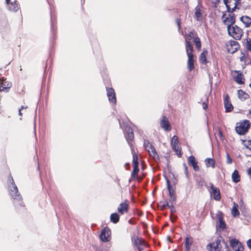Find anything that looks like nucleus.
I'll use <instances>...</instances> for the list:
<instances>
[{"mask_svg":"<svg viewBox=\"0 0 251 251\" xmlns=\"http://www.w3.org/2000/svg\"><path fill=\"white\" fill-rule=\"evenodd\" d=\"M192 39H193V42L195 44L197 49L200 50L201 48V43L199 38L195 37L194 32H190L189 34L185 37L186 50L188 57L187 63H194L195 61L194 56L192 53L193 48L190 42Z\"/></svg>","mask_w":251,"mask_h":251,"instance_id":"nucleus-1","label":"nucleus"},{"mask_svg":"<svg viewBox=\"0 0 251 251\" xmlns=\"http://www.w3.org/2000/svg\"><path fill=\"white\" fill-rule=\"evenodd\" d=\"M251 127V123L249 120H244L236 124L235 130L237 134L240 135L246 134Z\"/></svg>","mask_w":251,"mask_h":251,"instance_id":"nucleus-2","label":"nucleus"},{"mask_svg":"<svg viewBox=\"0 0 251 251\" xmlns=\"http://www.w3.org/2000/svg\"><path fill=\"white\" fill-rule=\"evenodd\" d=\"M8 186L10 195L13 199L15 200L19 201H21L22 200V197L18 192V188L15 184L14 181L12 176H10L8 178Z\"/></svg>","mask_w":251,"mask_h":251,"instance_id":"nucleus-3","label":"nucleus"},{"mask_svg":"<svg viewBox=\"0 0 251 251\" xmlns=\"http://www.w3.org/2000/svg\"><path fill=\"white\" fill-rule=\"evenodd\" d=\"M227 31L228 34L236 40L240 39L243 34V30L236 25L229 26Z\"/></svg>","mask_w":251,"mask_h":251,"instance_id":"nucleus-4","label":"nucleus"},{"mask_svg":"<svg viewBox=\"0 0 251 251\" xmlns=\"http://www.w3.org/2000/svg\"><path fill=\"white\" fill-rule=\"evenodd\" d=\"M144 146L145 150L148 152L150 156L152 157L155 161L159 160V156L156 152L154 147L148 140H145Z\"/></svg>","mask_w":251,"mask_h":251,"instance_id":"nucleus-5","label":"nucleus"},{"mask_svg":"<svg viewBox=\"0 0 251 251\" xmlns=\"http://www.w3.org/2000/svg\"><path fill=\"white\" fill-rule=\"evenodd\" d=\"M132 167L133 171L131 176L134 178H138V173L139 171L138 168V157L137 153L134 149H132Z\"/></svg>","mask_w":251,"mask_h":251,"instance_id":"nucleus-6","label":"nucleus"},{"mask_svg":"<svg viewBox=\"0 0 251 251\" xmlns=\"http://www.w3.org/2000/svg\"><path fill=\"white\" fill-rule=\"evenodd\" d=\"M222 19L223 23L227 26V27L229 26H233L235 22V18L233 14L232 13L226 14L224 13Z\"/></svg>","mask_w":251,"mask_h":251,"instance_id":"nucleus-7","label":"nucleus"},{"mask_svg":"<svg viewBox=\"0 0 251 251\" xmlns=\"http://www.w3.org/2000/svg\"><path fill=\"white\" fill-rule=\"evenodd\" d=\"M228 11H233L239 4L240 0H224Z\"/></svg>","mask_w":251,"mask_h":251,"instance_id":"nucleus-8","label":"nucleus"},{"mask_svg":"<svg viewBox=\"0 0 251 251\" xmlns=\"http://www.w3.org/2000/svg\"><path fill=\"white\" fill-rule=\"evenodd\" d=\"M177 137L174 136L172 138L171 145L173 149L175 151L177 155L180 157L181 155V148L178 144Z\"/></svg>","mask_w":251,"mask_h":251,"instance_id":"nucleus-9","label":"nucleus"},{"mask_svg":"<svg viewBox=\"0 0 251 251\" xmlns=\"http://www.w3.org/2000/svg\"><path fill=\"white\" fill-rule=\"evenodd\" d=\"M230 245L234 251H244L242 244L236 239H232L230 241Z\"/></svg>","mask_w":251,"mask_h":251,"instance_id":"nucleus-10","label":"nucleus"},{"mask_svg":"<svg viewBox=\"0 0 251 251\" xmlns=\"http://www.w3.org/2000/svg\"><path fill=\"white\" fill-rule=\"evenodd\" d=\"M110 234L111 232L109 228L107 227H105L101 231L100 237L101 241L104 242H106L109 240Z\"/></svg>","mask_w":251,"mask_h":251,"instance_id":"nucleus-11","label":"nucleus"},{"mask_svg":"<svg viewBox=\"0 0 251 251\" xmlns=\"http://www.w3.org/2000/svg\"><path fill=\"white\" fill-rule=\"evenodd\" d=\"M216 216L218 219V224L217 225V227H218L219 229L224 230L226 227V225L225 221H224L223 213L221 211H219L217 212Z\"/></svg>","mask_w":251,"mask_h":251,"instance_id":"nucleus-12","label":"nucleus"},{"mask_svg":"<svg viewBox=\"0 0 251 251\" xmlns=\"http://www.w3.org/2000/svg\"><path fill=\"white\" fill-rule=\"evenodd\" d=\"M11 86V83L6 81L4 77L0 78V91L7 92Z\"/></svg>","mask_w":251,"mask_h":251,"instance_id":"nucleus-13","label":"nucleus"},{"mask_svg":"<svg viewBox=\"0 0 251 251\" xmlns=\"http://www.w3.org/2000/svg\"><path fill=\"white\" fill-rule=\"evenodd\" d=\"M7 4V7L10 10L13 12H16L19 7L17 1L15 0H5Z\"/></svg>","mask_w":251,"mask_h":251,"instance_id":"nucleus-14","label":"nucleus"},{"mask_svg":"<svg viewBox=\"0 0 251 251\" xmlns=\"http://www.w3.org/2000/svg\"><path fill=\"white\" fill-rule=\"evenodd\" d=\"M106 91L109 101L111 103L115 104L116 103V98L114 90L112 88L106 87Z\"/></svg>","mask_w":251,"mask_h":251,"instance_id":"nucleus-15","label":"nucleus"},{"mask_svg":"<svg viewBox=\"0 0 251 251\" xmlns=\"http://www.w3.org/2000/svg\"><path fill=\"white\" fill-rule=\"evenodd\" d=\"M126 138V139L127 141L128 142V144L130 145L131 147V149H134L132 147V141L134 138V134L132 131V129L128 127L126 129V133L125 134Z\"/></svg>","mask_w":251,"mask_h":251,"instance_id":"nucleus-16","label":"nucleus"},{"mask_svg":"<svg viewBox=\"0 0 251 251\" xmlns=\"http://www.w3.org/2000/svg\"><path fill=\"white\" fill-rule=\"evenodd\" d=\"M227 51L230 53H234L239 48V45L236 41H232L226 45Z\"/></svg>","mask_w":251,"mask_h":251,"instance_id":"nucleus-17","label":"nucleus"},{"mask_svg":"<svg viewBox=\"0 0 251 251\" xmlns=\"http://www.w3.org/2000/svg\"><path fill=\"white\" fill-rule=\"evenodd\" d=\"M224 106L226 112H231L233 109V106L229 100V97L227 94H226L224 98Z\"/></svg>","mask_w":251,"mask_h":251,"instance_id":"nucleus-18","label":"nucleus"},{"mask_svg":"<svg viewBox=\"0 0 251 251\" xmlns=\"http://www.w3.org/2000/svg\"><path fill=\"white\" fill-rule=\"evenodd\" d=\"M160 126L165 131H170L171 129L170 122L165 116L162 117L160 121Z\"/></svg>","mask_w":251,"mask_h":251,"instance_id":"nucleus-19","label":"nucleus"},{"mask_svg":"<svg viewBox=\"0 0 251 251\" xmlns=\"http://www.w3.org/2000/svg\"><path fill=\"white\" fill-rule=\"evenodd\" d=\"M220 240L219 239H216L213 243L210 244L208 245V247H210V249L208 250L210 251H219L221 249V247L220 246Z\"/></svg>","mask_w":251,"mask_h":251,"instance_id":"nucleus-20","label":"nucleus"},{"mask_svg":"<svg viewBox=\"0 0 251 251\" xmlns=\"http://www.w3.org/2000/svg\"><path fill=\"white\" fill-rule=\"evenodd\" d=\"M211 194L213 195L214 199L216 201H219L221 199L219 189L215 187L212 183H210Z\"/></svg>","mask_w":251,"mask_h":251,"instance_id":"nucleus-21","label":"nucleus"},{"mask_svg":"<svg viewBox=\"0 0 251 251\" xmlns=\"http://www.w3.org/2000/svg\"><path fill=\"white\" fill-rule=\"evenodd\" d=\"M129 205L127 201L121 203L118 207V211L120 214L123 215L128 211Z\"/></svg>","mask_w":251,"mask_h":251,"instance_id":"nucleus-22","label":"nucleus"},{"mask_svg":"<svg viewBox=\"0 0 251 251\" xmlns=\"http://www.w3.org/2000/svg\"><path fill=\"white\" fill-rule=\"evenodd\" d=\"M167 188L169 192V197H170V201H176V197L175 195L174 190L173 189V187L170 184V181L169 179H167Z\"/></svg>","mask_w":251,"mask_h":251,"instance_id":"nucleus-23","label":"nucleus"},{"mask_svg":"<svg viewBox=\"0 0 251 251\" xmlns=\"http://www.w3.org/2000/svg\"><path fill=\"white\" fill-rule=\"evenodd\" d=\"M188 162L189 165L192 166L195 171H199L200 168L198 165V162L193 156H190L188 157Z\"/></svg>","mask_w":251,"mask_h":251,"instance_id":"nucleus-24","label":"nucleus"},{"mask_svg":"<svg viewBox=\"0 0 251 251\" xmlns=\"http://www.w3.org/2000/svg\"><path fill=\"white\" fill-rule=\"evenodd\" d=\"M240 21L246 27H249L251 25V18L248 16H242L239 18Z\"/></svg>","mask_w":251,"mask_h":251,"instance_id":"nucleus-25","label":"nucleus"},{"mask_svg":"<svg viewBox=\"0 0 251 251\" xmlns=\"http://www.w3.org/2000/svg\"><path fill=\"white\" fill-rule=\"evenodd\" d=\"M235 73H237L236 76H234V81L239 84H243L244 83L245 79L244 76L239 71H235Z\"/></svg>","mask_w":251,"mask_h":251,"instance_id":"nucleus-26","label":"nucleus"},{"mask_svg":"<svg viewBox=\"0 0 251 251\" xmlns=\"http://www.w3.org/2000/svg\"><path fill=\"white\" fill-rule=\"evenodd\" d=\"M238 96L239 99L242 101L247 100L250 98L249 95L242 90L238 91Z\"/></svg>","mask_w":251,"mask_h":251,"instance_id":"nucleus-27","label":"nucleus"},{"mask_svg":"<svg viewBox=\"0 0 251 251\" xmlns=\"http://www.w3.org/2000/svg\"><path fill=\"white\" fill-rule=\"evenodd\" d=\"M232 179L233 181L235 183H237L240 181V176L237 170H235L233 172L232 174Z\"/></svg>","mask_w":251,"mask_h":251,"instance_id":"nucleus-28","label":"nucleus"},{"mask_svg":"<svg viewBox=\"0 0 251 251\" xmlns=\"http://www.w3.org/2000/svg\"><path fill=\"white\" fill-rule=\"evenodd\" d=\"M205 165L207 167H211L214 168L215 167V161L214 159L207 158L205 160Z\"/></svg>","mask_w":251,"mask_h":251,"instance_id":"nucleus-29","label":"nucleus"},{"mask_svg":"<svg viewBox=\"0 0 251 251\" xmlns=\"http://www.w3.org/2000/svg\"><path fill=\"white\" fill-rule=\"evenodd\" d=\"M195 16L196 20L199 21H201L202 18L200 8L198 7H197L195 8Z\"/></svg>","mask_w":251,"mask_h":251,"instance_id":"nucleus-30","label":"nucleus"},{"mask_svg":"<svg viewBox=\"0 0 251 251\" xmlns=\"http://www.w3.org/2000/svg\"><path fill=\"white\" fill-rule=\"evenodd\" d=\"M192 240L190 238H186L185 242L186 251H189L192 243Z\"/></svg>","mask_w":251,"mask_h":251,"instance_id":"nucleus-31","label":"nucleus"},{"mask_svg":"<svg viewBox=\"0 0 251 251\" xmlns=\"http://www.w3.org/2000/svg\"><path fill=\"white\" fill-rule=\"evenodd\" d=\"M119 216L116 213H112L110 216V220L114 224L117 223L119 221Z\"/></svg>","mask_w":251,"mask_h":251,"instance_id":"nucleus-32","label":"nucleus"},{"mask_svg":"<svg viewBox=\"0 0 251 251\" xmlns=\"http://www.w3.org/2000/svg\"><path fill=\"white\" fill-rule=\"evenodd\" d=\"M238 205L234 203V206L231 209V214L234 217H236L239 215V212L237 209Z\"/></svg>","mask_w":251,"mask_h":251,"instance_id":"nucleus-33","label":"nucleus"},{"mask_svg":"<svg viewBox=\"0 0 251 251\" xmlns=\"http://www.w3.org/2000/svg\"><path fill=\"white\" fill-rule=\"evenodd\" d=\"M134 241L135 245L138 247L139 246L141 245L142 244L146 242L143 239L140 238H134Z\"/></svg>","mask_w":251,"mask_h":251,"instance_id":"nucleus-34","label":"nucleus"},{"mask_svg":"<svg viewBox=\"0 0 251 251\" xmlns=\"http://www.w3.org/2000/svg\"><path fill=\"white\" fill-rule=\"evenodd\" d=\"M207 54V51L206 50H203L202 53H201L200 56V61L201 63H203L206 61V55Z\"/></svg>","mask_w":251,"mask_h":251,"instance_id":"nucleus-35","label":"nucleus"},{"mask_svg":"<svg viewBox=\"0 0 251 251\" xmlns=\"http://www.w3.org/2000/svg\"><path fill=\"white\" fill-rule=\"evenodd\" d=\"M148 244L147 243L145 242L142 244L141 245L139 246L137 248L139 251H142L146 247H148Z\"/></svg>","mask_w":251,"mask_h":251,"instance_id":"nucleus-36","label":"nucleus"},{"mask_svg":"<svg viewBox=\"0 0 251 251\" xmlns=\"http://www.w3.org/2000/svg\"><path fill=\"white\" fill-rule=\"evenodd\" d=\"M246 47L248 50H251V40L247 39L246 43Z\"/></svg>","mask_w":251,"mask_h":251,"instance_id":"nucleus-37","label":"nucleus"},{"mask_svg":"<svg viewBox=\"0 0 251 251\" xmlns=\"http://www.w3.org/2000/svg\"><path fill=\"white\" fill-rule=\"evenodd\" d=\"M173 201H170V199L169 200V201L166 202V205L169 208H172L174 209V206L173 203Z\"/></svg>","mask_w":251,"mask_h":251,"instance_id":"nucleus-38","label":"nucleus"},{"mask_svg":"<svg viewBox=\"0 0 251 251\" xmlns=\"http://www.w3.org/2000/svg\"><path fill=\"white\" fill-rule=\"evenodd\" d=\"M226 163L228 164H230L232 163V159L230 158V155L228 153H226Z\"/></svg>","mask_w":251,"mask_h":251,"instance_id":"nucleus-39","label":"nucleus"},{"mask_svg":"<svg viewBox=\"0 0 251 251\" xmlns=\"http://www.w3.org/2000/svg\"><path fill=\"white\" fill-rule=\"evenodd\" d=\"M246 146L247 148L251 151V140H249L247 142Z\"/></svg>","mask_w":251,"mask_h":251,"instance_id":"nucleus-40","label":"nucleus"},{"mask_svg":"<svg viewBox=\"0 0 251 251\" xmlns=\"http://www.w3.org/2000/svg\"><path fill=\"white\" fill-rule=\"evenodd\" d=\"M188 69L189 71H191L192 70L194 69V64H188Z\"/></svg>","mask_w":251,"mask_h":251,"instance_id":"nucleus-41","label":"nucleus"},{"mask_svg":"<svg viewBox=\"0 0 251 251\" xmlns=\"http://www.w3.org/2000/svg\"><path fill=\"white\" fill-rule=\"evenodd\" d=\"M247 245L248 248L251 249V239H249L247 242Z\"/></svg>","mask_w":251,"mask_h":251,"instance_id":"nucleus-42","label":"nucleus"},{"mask_svg":"<svg viewBox=\"0 0 251 251\" xmlns=\"http://www.w3.org/2000/svg\"><path fill=\"white\" fill-rule=\"evenodd\" d=\"M202 108L203 109L205 110L207 108V104L205 102L202 103Z\"/></svg>","mask_w":251,"mask_h":251,"instance_id":"nucleus-43","label":"nucleus"},{"mask_svg":"<svg viewBox=\"0 0 251 251\" xmlns=\"http://www.w3.org/2000/svg\"><path fill=\"white\" fill-rule=\"evenodd\" d=\"M209 0L214 3H218L220 1V0Z\"/></svg>","mask_w":251,"mask_h":251,"instance_id":"nucleus-44","label":"nucleus"},{"mask_svg":"<svg viewBox=\"0 0 251 251\" xmlns=\"http://www.w3.org/2000/svg\"><path fill=\"white\" fill-rule=\"evenodd\" d=\"M198 184L200 185V186H202L203 185V181L202 180H200L199 181H198L197 182Z\"/></svg>","mask_w":251,"mask_h":251,"instance_id":"nucleus-45","label":"nucleus"},{"mask_svg":"<svg viewBox=\"0 0 251 251\" xmlns=\"http://www.w3.org/2000/svg\"><path fill=\"white\" fill-rule=\"evenodd\" d=\"M25 108V107H24V106H22L21 107V108L20 109H19V114L20 115V116H22V114L21 113V110L23 109H24Z\"/></svg>","mask_w":251,"mask_h":251,"instance_id":"nucleus-46","label":"nucleus"},{"mask_svg":"<svg viewBox=\"0 0 251 251\" xmlns=\"http://www.w3.org/2000/svg\"><path fill=\"white\" fill-rule=\"evenodd\" d=\"M184 166H185V173H186V175H187V173H188L187 167L186 165L185 164H184Z\"/></svg>","mask_w":251,"mask_h":251,"instance_id":"nucleus-47","label":"nucleus"},{"mask_svg":"<svg viewBox=\"0 0 251 251\" xmlns=\"http://www.w3.org/2000/svg\"><path fill=\"white\" fill-rule=\"evenodd\" d=\"M171 209V213H173L175 212V209H173L172 208H170Z\"/></svg>","mask_w":251,"mask_h":251,"instance_id":"nucleus-48","label":"nucleus"},{"mask_svg":"<svg viewBox=\"0 0 251 251\" xmlns=\"http://www.w3.org/2000/svg\"><path fill=\"white\" fill-rule=\"evenodd\" d=\"M176 22L178 25V27L179 28L180 26V21L178 20H176Z\"/></svg>","mask_w":251,"mask_h":251,"instance_id":"nucleus-49","label":"nucleus"},{"mask_svg":"<svg viewBox=\"0 0 251 251\" xmlns=\"http://www.w3.org/2000/svg\"><path fill=\"white\" fill-rule=\"evenodd\" d=\"M248 173L251 176V168L249 170Z\"/></svg>","mask_w":251,"mask_h":251,"instance_id":"nucleus-50","label":"nucleus"},{"mask_svg":"<svg viewBox=\"0 0 251 251\" xmlns=\"http://www.w3.org/2000/svg\"><path fill=\"white\" fill-rule=\"evenodd\" d=\"M219 135H220V136L221 137H223V134H222V132L221 131H219Z\"/></svg>","mask_w":251,"mask_h":251,"instance_id":"nucleus-51","label":"nucleus"},{"mask_svg":"<svg viewBox=\"0 0 251 251\" xmlns=\"http://www.w3.org/2000/svg\"><path fill=\"white\" fill-rule=\"evenodd\" d=\"M166 206H167V205H166V203L165 204H163V206H162V207H163V208H165Z\"/></svg>","mask_w":251,"mask_h":251,"instance_id":"nucleus-52","label":"nucleus"},{"mask_svg":"<svg viewBox=\"0 0 251 251\" xmlns=\"http://www.w3.org/2000/svg\"><path fill=\"white\" fill-rule=\"evenodd\" d=\"M249 112H250V113L251 114V108L250 109Z\"/></svg>","mask_w":251,"mask_h":251,"instance_id":"nucleus-53","label":"nucleus"},{"mask_svg":"<svg viewBox=\"0 0 251 251\" xmlns=\"http://www.w3.org/2000/svg\"><path fill=\"white\" fill-rule=\"evenodd\" d=\"M241 61H243V59H242V58H241Z\"/></svg>","mask_w":251,"mask_h":251,"instance_id":"nucleus-54","label":"nucleus"}]
</instances>
